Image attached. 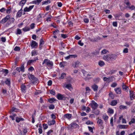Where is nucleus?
Masks as SVG:
<instances>
[{"label": "nucleus", "instance_id": "obj_60", "mask_svg": "<svg viewBox=\"0 0 135 135\" xmlns=\"http://www.w3.org/2000/svg\"><path fill=\"white\" fill-rule=\"evenodd\" d=\"M35 24L34 23H32L30 26V27L31 29H32L34 28L35 27Z\"/></svg>", "mask_w": 135, "mask_h": 135}, {"label": "nucleus", "instance_id": "obj_38", "mask_svg": "<svg viewBox=\"0 0 135 135\" xmlns=\"http://www.w3.org/2000/svg\"><path fill=\"white\" fill-rule=\"evenodd\" d=\"M55 106L54 104H51L49 106V108L50 109H53L55 108Z\"/></svg>", "mask_w": 135, "mask_h": 135}, {"label": "nucleus", "instance_id": "obj_63", "mask_svg": "<svg viewBox=\"0 0 135 135\" xmlns=\"http://www.w3.org/2000/svg\"><path fill=\"white\" fill-rule=\"evenodd\" d=\"M28 70L29 71H32L34 70V69L32 66H31L28 69Z\"/></svg>", "mask_w": 135, "mask_h": 135}, {"label": "nucleus", "instance_id": "obj_18", "mask_svg": "<svg viewBox=\"0 0 135 135\" xmlns=\"http://www.w3.org/2000/svg\"><path fill=\"white\" fill-rule=\"evenodd\" d=\"M21 88L22 91L23 92H25L26 88L25 85H21Z\"/></svg>", "mask_w": 135, "mask_h": 135}, {"label": "nucleus", "instance_id": "obj_8", "mask_svg": "<svg viewBox=\"0 0 135 135\" xmlns=\"http://www.w3.org/2000/svg\"><path fill=\"white\" fill-rule=\"evenodd\" d=\"M34 5H32L30 6L29 7H26L24 9V11L25 12H28L30 11L34 7Z\"/></svg>", "mask_w": 135, "mask_h": 135}, {"label": "nucleus", "instance_id": "obj_61", "mask_svg": "<svg viewBox=\"0 0 135 135\" xmlns=\"http://www.w3.org/2000/svg\"><path fill=\"white\" fill-rule=\"evenodd\" d=\"M75 64H76L77 67H78L81 64L80 62L79 61H77V62H76Z\"/></svg>", "mask_w": 135, "mask_h": 135}, {"label": "nucleus", "instance_id": "obj_55", "mask_svg": "<svg viewBox=\"0 0 135 135\" xmlns=\"http://www.w3.org/2000/svg\"><path fill=\"white\" fill-rule=\"evenodd\" d=\"M86 123L88 125H89L92 124H93V123L92 122H91L89 120H88L86 122Z\"/></svg>", "mask_w": 135, "mask_h": 135}, {"label": "nucleus", "instance_id": "obj_4", "mask_svg": "<svg viewBox=\"0 0 135 135\" xmlns=\"http://www.w3.org/2000/svg\"><path fill=\"white\" fill-rule=\"evenodd\" d=\"M92 103L91 104V107L93 110H94L97 109L98 107V105L94 100L92 101Z\"/></svg>", "mask_w": 135, "mask_h": 135}, {"label": "nucleus", "instance_id": "obj_50", "mask_svg": "<svg viewBox=\"0 0 135 135\" xmlns=\"http://www.w3.org/2000/svg\"><path fill=\"white\" fill-rule=\"evenodd\" d=\"M53 132L52 130L51 129L50 130L47 132V135H50V134Z\"/></svg>", "mask_w": 135, "mask_h": 135}, {"label": "nucleus", "instance_id": "obj_37", "mask_svg": "<svg viewBox=\"0 0 135 135\" xmlns=\"http://www.w3.org/2000/svg\"><path fill=\"white\" fill-rule=\"evenodd\" d=\"M100 80V79L99 78H95L94 79V81L95 83H97Z\"/></svg>", "mask_w": 135, "mask_h": 135}, {"label": "nucleus", "instance_id": "obj_53", "mask_svg": "<svg viewBox=\"0 0 135 135\" xmlns=\"http://www.w3.org/2000/svg\"><path fill=\"white\" fill-rule=\"evenodd\" d=\"M61 37L64 38H65L68 37V36L66 34H61Z\"/></svg>", "mask_w": 135, "mask_h": 135}, {"label": "nucleus", "instance_id": "obj_36", "mask_svg": "<svg viewBox=\"0 0 135 135\" xmlns=\"http://www.w3.org/2000/svg\"><path fill=\"white\" fill-rule=\"evenodd\" d=\"M103 118L105 122H106L108 118V117L107 115H103Z\"/></svg>", "mask_w": 135, "mask_h": 135}, {"label": "nucleus", "instance_id": "obj_35", "mask_svg": "<svg viewBox=\"0 0 135 135\" xmlns=\"http://www.w3.org/2000/svg\"><path fill=\"white\" fill-rule=\"evenodd\" d=\"M28 77L30 79H31L32 80H33L35 78L33 75L31 74H30Z\"/></svg>", "mask_w": 135, "mask_h": 135}, {"label": "nucleus", "instance_id": "obj_2", "mask_svg": "<svg viewBox=\"0 0 135 135\" xmlns=\"http://www.w3.org/2000/svg\"><path fill=\"white\" fill-rule=\"evenodd\" d=\"M45 64L48 67H51L53 65V64L51 61H50V60L46 59L44 60V62L42 63V64Z\"/></svg>", "mask_w": 135, "mask_h": 135}, {"label": "nucleus", "instance_id": "obj_42", "mask_svg": "<svg viewBox=\"0 0 135 135\" xmlns=\"http://www.w3.org/2000/svg\"><path fill=\"white\" fill-rule=\"evenodd\" d=\"M108 112L110 114H112L114 113V110L112 109L109 108Z\"/></svg>", "mask_w": 135, "mask_h": 135}, {"label": "nucleus", "instance_id": "obj_24", "mask_svg": "<svg viewBox=\"0 0 135 135\" xmlns=\"http://www.w3.org/2000/svg\"><path fill=\"white\" fill-rule=\"evenodd\" d=\"M122 88L123 89L126 91H128V90H129L128 87L126 86V85H123Z\"/></svg>", "mask_w": 135, "mask_h": 135}, {"label": "nucleus", "instance_id": "obj_19", "mask_svg": "<svg viewBox=\"0 0 135 135\" xmlns=\"http://www.w3.org/2000/svg\"><path fill=\"white\" fill-rule=\"evenodd\" d=\"M68 82L69 84H71L73 83L74 82V80L73 79L69 78L68 79Z\"/></svg>", "mask_w": 135, "mask_h": 135}, {"label": "nucleus", "instance_id": "obj_48", "mask_svg": "<svg viewBox=\"0 0 135 135\" xmlns=\"http://www.w3.org/2000/svg\"><path fill=\"white\" fill-rule=\"evenodd\" d=\"M59 31L58 30H56L55 31H53V34L54 35H56L57 33H58L59 32Z\"/></svg>", "mask_w": 135, "mask_h": 135}, {"label": "nucleus", "instance_id": "obj_46", "mask_svg": "<svg viewBox=\"0 0 135 135\" xmlns=\"http://www.w3.org/2000/svg\"><path fill=\"white\" fill-rule=\"evenodd\" d=\"M128 52V49L127 48H125L123 50V52L124 53H127Z\"/></svg>", "mask_w": 135, "mask_h": 135}, {"label": "nucleus", "instance_id": "obj_59", "mask_svg": "<svg viewBox=\"0 0 135 135\" xmlns=\"http://www.w3.org/2000/svg\"><path fill=\"white\" fill-rule=\"evenodd\" d=\"M125 3L127 6H129L130 4L128 0L125 1Z\"/></svg>", "mask_w": 135, "mask_h": 135}, {"label": "nucleus", "instance_id": "obj_56", "mask_svg": "<svg viewBox=\"0 0 135 135\" xmlns=\"http://www.w3.org/2000/svg\"><path fill=\"white\" fill-rule=\"evenodd\" d=\"M2 41L4 42L6 41V39L5 37H2L1 38Z\"/></svg>", "mask_w": 135, "mask_h": 135}, {"label": "nucleus", "instance_id": "obj_25", "mask_svg": "<svg viewBox=\"0 0 135 135\" xmlns=\"http://www.w3.org/2000/svg\"><path fill=\"white\" fill-rule=\"evenodd\" d=\"M56 100L54 98H50L48 100V101L50 103H52L55 101H56Z\"/></svg>", "mask_w": 135, "mask_h": 135}, {"label": "nucleus", "instance_id": "obj_40", "mask_svg": "<svg viewBox=\"0 0 135 135\" xmlns=\"http://www.w3.org/2000/svg\"><path fill=\"white\" fill-rule=\"evenodd\" d=\"M1 71L3 73H5V74H7L8 73V70L6 69H2V70Z\"/></svg>", "mask_w": 135, "mask_h": 135}, {"label": "nucleus", "instance_id": "obj_31", "mask_svg": "<svg viewBox=\"0 0 135 135\" xmlns=\"http://www.w3.org/2000/svg\"><path fill=\"white\" fill-rule=\"evenodd\" d=\"M119 108L120 109L122 110L124 109H127V106H124L123 105H121L119 107Z\"/></svg>", "mask_w": 135, "mask_h": 135}, {"label": "nucleus", "instance_id": "obj_57", "mask_svg": "<svg viewBox=\"0 0 135 135\" xmlns=\"http://www.w3.org/2000/svg\"><path fill=\"white\" fill-rule=\"evenodd\" d=\"M88 127L89 131L93 133V128L89 126H88Z\"/></svg>", "mask_w": 135, "mask_h": 135}, {"label": "nucleus", "instance_id": "obj_16", "mask_svg": "<svg viewBox=\"0 0 135 135\" xmlns=\"http://www.w3.org/2000/svg\"><path fill=\"white\" fill-rule=\"evenodd\" d=\"M32 83L33 84H37L38 83L39 81L35 77L33 80H32Z\"/></svg>", "mask_w": 135, "mask_h": 135}, {"label": "nucleus", "instance_id": "obj_23", "mask_svg": "<svg viewBox=\"0 0 135 135\" xmlns=\"http://www.w3.org/2000/svg\"><path fill=\"white\" fill-rule=\"evenodd\" d=\"M114 90L116 93L118 94H120L121 92V89L119 88H116L114 89Z\"/></svg>", "mask_w": 135, "mask_h": 135}, {"label": "nucleus", "instance_id": "obj_58", "mask_svg": "<svg viewBox=\"0 0 135 135\" xmlns=\"http://www.w3.org/2000/svg\"><path fill=\"white\" fill-rule=\"evenodd\" d=\"M50 93L51 94L54 95H55V91L52 90H51L50 91Z\"/></svg>", "mask_w": 135, "mask_h": 135}, {"label": "nucleus", "instance_id": "obj_22", "mask_svg": "<svg viewBox=\"0 0 135 135\" xmlns=\"http://www.w3.org/2000/svg\"><path fill=\"white\" fill-rule=\"evenodd\" d=\"M8 20L9 21L8 22V25L11 24V23H13L15 21V19L13 18H10Z\"/></svg>", "mask_w": 135, "mask_h": 135}, {"label": "nucleus", "instance_id": "obj_52", "mask_svg": "<svg viewBox=\"0 0 135 135\" xmlns=\"http://www.w3.org/2000/svg\"><path fill=\"white\" fill-rule=\"evenodd\" d=\"M108 51L106 49H104L102 51V54H105L107 53Z\"/></svg>", "mask_w": 135, "mask_h": 135}, {"label": "nucleus", "instance_id": "obj_34", "mask_svg": "<svg viewBox=\"0 0 135 135\" xmlns=\"http://www.w3.org/2000/svg\"><path fill=\"white\" fill-rule=\"evenodd\" d=\"M22 30L24 32H26L29 31L30 30V28L28 27H26L25 28H23Z\"/></svg>", "mask_w": 135, "mask_h": 135}, {"label": "nucleus", "instance_id": "obj_47", "mask_svg": "<svg viewBox=\"0 0 135 135\" xmlns=\"http://www.w3.org/2000/svg\"><path fill=\"white\" fill-rule=\"evenodd\" d=\"M35 115L33 114L32 115V122L34 123L35 122V121L34 119V117Z\"/></svg>", "mask_w": 135, "mask_h": 135}, {"label": "nucleus", "instance_id": "obj_33", "mask_svg": "<svg viewBox=\"0 0 135 135\" xmlns=\"http://www.w3.org/2000/svg\"><path fill=\"white\" fill-rule=\"evenodd\" d=\"M98 64L100 66H102L104 65V63L103 61H100L98 62Z\"/></svg>", "mask_w": 135, "mask_h": 135}, {"label": "nucleus", "instance_id": "obj_11", "mask_svg": "<svg viewBox=\"0 0 135 135\" xmlns=\"http://www.w3.org/2000/svg\"><path fill=\"white\" fill-rule=\"evenodd\" d=\"M16 70L19 72H20L21 71L22 72H24L25 71V68L24 66H22L21 67H17L16 68Z\"/></svg>", "mask_w": 135, "mask_h": 135}, {"label": "nucleus", "instance_id": "obj_1", "mask_svg": "<svg viewBox=\"0 0 135 135\" xmlns=\"http://www.w3.org/2000/svg\"><path fill=\"white\" fill-rule=\"evenodd\" d=\"M117 57V55L115 54H109L104 56L103 59L107 61H114L116 59Z\"/></svg>", "mask_w": 135, "mask_h": 135}, {"label": "nucleus", "instance_id": "obj_5", "mask_svg": "<svg viewBox=\"0 0 135 135\" xmlns=\"http://www.w3.org/2000/svg\"><path fill=\"white\" fill-rule=\"evenodd\" d=\"M114 79V78L112 76L107 78L106 77H104L103 79L104 81H106L107 82L109 83L110 81H113Z\"/></svg>", "mask_w": 135, "mask_h": 135}, {"label": "nucleus", "instance_id": "obj_6", "mask_svg": "<svg viewBox=\"0 0 135 135\" xmlns=\"http://www.w3.org/2000/svg\"><path fill=\"white\" fill-rule=\"evenodd\" d=\"M89 40L92 42H97L101 40V38L99 36L96 37H94L93 38H89Z\"/></svg>", "mask_w": 135, "mask_h": 135}, {"label": "nucleus", "instance_id": "obj_54", "mask_svg": "<svg viewBox=\"0 0 135 135\" xmlns=\"http://www.w3.org/2000/svg\"><path fill=\"white\" fill-rule=\"evenodd\" d=\"M44 44V41L43 40L42 38L40 40V45H43Z\"/></svg>", "mask_w": 135, "mask_h": 135}, {"label": "nucleus", "instance_id": "obj_10", "mask_svg": "<svg viewBox=\"0 0 135 135\" xmlns=\"http://www.w3.org/2000/svg\"><path fill=\"white\" fill-rule=\"evenodd\" d=\"M43 0H36L30 2V3L38 5Z\"/></svg>", "mask_w": 135, "mask_h": 135}, {"label": "nucleus", "instance_id": "obj_3", "mask_svg": "<svg viewBox=\"0 0 135 135\" xmlns=\"http://www.w3.org/2000/svg\"><path fill=\"white\" fill-rule=\"evenodd\" d=\"M64 94H62L60 93H58L56 95L57 98L59 100H65L67 98L65 97Z\"/></svg>", "mask_w": 135, "mask_h": 135}, {"label": "nucleus", "instance_id": "obj_17", "mask_svg": "<svg viewBox=\"0 0 135 135\" xmlns=\"http://www.w3.org/2000/svg\"><path fill=\"white\" fill-rule=\"evenodd\" d=\"M64 87L66 88L71 91L73 89L71 85H66L64 86Z\"/></svg>", "mask_w": 135, "mask_h": 135}, {"label": "nucleus", "instance_id": "obj_20", "mask_svg": "<svg viewBox=\"0 0 135 135\" xmlns=\"http://www.w3.org/2000/svg\"><path fill=\"white\" fill-rule=\"evenodd\" d=\"M37 59H38L37 58L36 59L34 60H29L27 62V65H30L32 63L35 61Z\"/></svg>", "mask_w": 135, "mask_h": 135}, {"label": "nucleus", "instance_id": "obj_15", "mask_svg": "<svg viewBox=\"0 0 135 135\" xmlns=\"http://www.w3.org/2000/svg\"><path fill=\"white\" fill-rule=\"evenodd\" d=\"M129 92L130 99L131 100H132L134 99V97L133 93V92L130 91Z\"/></svg>", "mask_w": 135, "mask_h": 135}, {"label": "nucleus", "instance_id": "obj_44", "mask_svg": "<svg viewBox=\"0 0 135 135\" xmlns=\"http://www.w3.org/2000/svg\"><path fill=\"white\" fill-rule=\"evenodd\" d=\"M66 74L64 73H62L61 75V76L60 77V79H63L65 76Z\"/></svg>", "mask_w": 135, "mask_h": 135}, {"label": "nucleus", "instance_id": "obj_41", "mask_svg": "<svg viewBox=\"0 0 135 135\" xmlns=\"http://www.w3.org/2000/svg\"><path fill=\"white\" fill-rule=\"evenodd\" d=\"M50 3V1L49 0H47L46 1H43L42 2V5L47 4L48 3Z\"/></svg>", "mask_w": 135, "mask_h": 135}, {"label": "nucleus", "instance_id": "obj_9", "mask_svg": "<svg viewBox=\"0 0 135 135\" xmlns=\"http://www.w3.org/2000/svg\"><path fill=\"white\" fill-rule=\"evenodd\" d=\"M38 46L37 43L36 41L32 40L31 45V47L32 48H36Z\"/></svg>", "mask_w": 135, "mask_h": 135}, {"label": "nucleus", "instance_id": "obj_39", "mask_svg": "<svg viewBox=\"0 0 135 135\" xmlns=\"http://www.w3.org/2000/svg\"><path fill=\"white\" fill-rule=\"evenodd\" d=\"M22 33V32L21 30L19 29H17V32L16 34L17 35L21 34Z\"/></svg>", "mask_w": 135, "mask_h": 135}, {"label": "nucleus", "instance_id": "obj_30", "mask_svg": "<svg viewBox=\"0 0 135 135\" xmlns=\"http://www.w3.org/2000/svg\"><path fill=\"white\" fill-rule=\"evenodd\" d=\"M117 102L116 100H113L111 103V105L112 106H115L117 104Z\"/></svg>", "mask_w": 135, "mask_h": 135}, {"label": "nucleus", "instance_id": "obj_32", "mask_svg": "<svg viewBox=\"0 0 135 135\" xmlns=\"http://www.w3.org/2000/svg\"><path fill=\"white\" fill-rule=\"evenodd\" d=\"M97 123L99 125H103V122L102 120L100 119H98L97 121Z\"/></svg>", "mask_w": 135, "mask_h": 135}, {"label": "nucleus", "instance_id": "obj_62", "mask_svg": "<svg viewBox=\"0 0 135 135\" xmlns=\"http://www.w3.org/2000/svg\"><path fill=\"white\" fill-rule=\"evenodd\" d=\"M51 116V118L53 119H55L56 118V116L53 114H52Z\"/></svg>", "mask_w": 135, "mask_h": 135}, {"label": "nucleus", "instance_id": "obj_49", "mask_svg": "<svg viewBox=\"0 0 135 135\" xmlns=\"http://www.w3.org/2000/svg\"><path fill=\"white\" fill-rule=\"evenodd\" d=\"M43 127L44 129H46L48 128L47 125L46 124H43Z\"/></svg>", "mask_w": 135, "mask_h": 135}, {"label": "nucleus", "instance_id": "obj_13", "mask_svg": "<svg viewBox=\"0 0 135 135\" xmlns=\"http://www.w3.org/2000/svg\"><path fill=\"white\" fill-rule=\"evenodd\" d=\"M55 123V121L54 119H52V120L48 121L47 123L49 126H51L54 125Z\"/></svg>", "mask_w": 135, "mask_h": 135}, {"label": "nucleus", "instance_id": "obj_12", "mask_svg": "<svg viewBox=\"0 0 135 135\" xmlns=\"http://www.w3.org/2000/svg\"><path fill=\"white\" fill-rule=\"evenodd\" d=\"M71 128H75L79 127V125L76 123H71L70 125Z\"/></svg>", "mask_w": 135, "mask_h": 135}, {"label": "nucleus", "instance_id": "obj_14", "mask_svg": "<svg viewBox=\"0 0 135 135\" xmlns=\"http://www.w3.org/2000/svg\"><path fill=\"white\" fill-rule=\"evenodd\" d=\"M71 117V114H67L64 115L63 116V117L64 119L67 118L68 119H69Z\"/></svg>", "mask_w": 135, "mask_h": 135}, {"label": "nucleus", "instance_id": "obj_45", "mask_svg": "<svg viewBox=\"0 0 135 135\" xmlns=\"http://www.w3.org/2000/svg\"><path fill=\"white\" fill-rule=\"evenodd\" d=\"M18 110V109H16V108H14V107H13L12 108V112H17Z\"/></svg>", "mask_w": 135, "mask_h": 135}, {"label": "nucleus", "instance_id": "obj_26", "mask_svg": "<svg viewBox=\"0 0 135 135\" xmlns=\"http://www.w3.org/2000/svg\"><path fill=\"white\" fill-rule=\"evenodd\" d=\"M93 112L96 115H98L99 114V111L98 110L96 109L93 110Z\"/></svg>", "mask_w": 135, "mask_h": 135}, {"label": "nucleus", "instance_id": "obj_43", "mask_svg": "<svg viewBox=\"0 0 135 135\" xmlns=\"http://www.w3.org/2000/svg\"><path fill=\"white\" fill-rule=\"evenodd\" d=\"M5 83L6 84H10V80L9 79H7L5 81Z\"/></svg>", "mask_w": 135, "mask_h": 135}, {"label": "nucleus", "instance_id": "obj_21", "mask_svg": "<svg viewBox=\"0 0 135 135\" xmlns=\"http://www.w3.org/2000/svg\"><path fill=\"white\" fill-rule=\"evenodd\" d=\"M91 87L94 91H97L98 86L97 85H93Z\"/></svg>", "mask_w": 135, "mask_h": 135}, {"label": "nucleus", "instance_id": "obj_64", "mask_svg": "<svg viewBox=\"0 0 135 135\" xmlns=\"http://www.w3.org/2000/svg\"><path fill=\"white\" fill-rule=\"evenodd\" d=\"M78 43L81 46H83L84 45V44L81 42V40H79L78 42Z\"/></svg>", "mask_w": 135, "mask_h": 135}, {"label": "nucleus", "instance_id": "obj_27", "mask_svg": "<svg viewBox=\"0 0 135 135\" xmlns=\"http://www.w3.org/2000/svg\"><path fill=\"white\" fill-rule=\"evenodd\" d=\"M128 126L127 125H119V128L120 129L126 128Z\"/></svg>", "mask_w": 135, "mask_h": 135}, {"label": "nucleus", "instance_id": "obj_28", "mask_svg": "<svg viewBox=\"0 0 135 135\" xmlns=\"http://www.w3.org/2000/svg\"><path fill=\"white\" fill-rule=\"evenodd\" d=\"M22 11V8L17 13V16L19 17H20L21 16V12Z\"/></svg>", "mask_w": 135, "mask_h": 135}, {"label": "nucleus", "instance_id": "obj_29", "mask_svg": "<svg viewBox=\"0 0 135 135\" xmlns=\"http://www.w3.org/2000/svg\"><path fill=\"white\" fill-rule=\"evenodd\" d=\"M24 119L23 118H21L19 117L16 118V121L17 123H19L21 121H23Z\"/></svg>", "mask_w": 135, "mask_h": 135}, {"label": "nucleus", "instance_id": "obj_51", "mask_svg": "<svg viewBox=\"0 0 135 135\" xmlns=\"http://www.w3.org/2000/svg\"><path fill=\"white\" fill-rule=\"evenodd\" d=\"M20 50V47L18 46H16L14 49V50L16 51H19Z\"/></svg>", "mask_w": 135, "mask_h": 135}, {"label": "nucleus", "instance_id": "obj_7", "mask_svg": "<svg viewBox=\"0 0 135 135\" xmlns=\"http://www.w3.org/2000/svg\"><path fill=\"white\" fill-rule=\"evenodd\" d=\"M10 17V16L9 15H8L7 16L1 21V23H5L9 20Z\"/></svg>", "mask_w": 135, "mask_h": 135}]
</instances>
